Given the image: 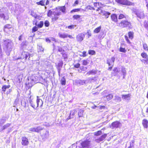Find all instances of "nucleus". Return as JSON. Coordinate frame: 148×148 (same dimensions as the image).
<instances>
[{"label":"nucleus","instance_id":"nucleus-1","mask_svg":"<svg viewBox=\"0 0 148 148\" xmlns=\"http://www.w3.org/2000/svg\"><path fill=\"white\" fill-rule=\"evenodd\" d=\"M2 46L3 49L6 54L8 56L9 55L13 46L12 41L9 39L4 40Z\"/></svg>","mask_w":148,"mask_h":148},{"label":"nucleus","instance_id":"nucleus-2","mask_svg":"<svg viewBox=\"0 0 148 148\" xmlns=\"http://www.w3.org/2000/svg\"><path fill=\"white\" fill-rule=\"evenodd\" d=\"M77 144L79 148H90L91 145V141L88 139H86L83 141H80L79 144Z\"/></svg>","mask_w":148,"mask_h":148},{"label":"nucleus","instance_id":"nucleus-3","mask_svg":"<svg viewBox=\"0 0 148 148\" xmlns=\"http://www.w3.org/2000/svg\"><path fill=\"white\" fill-rule=\"evenodd\" d=\"M38 77L34 75L29 77L28 78V81H27L26 84H27V86L29 87H32L35 83H37Z\"/></svg>","mask_w":148,"mask_h":148},{"label":"nucleus","instance_id":"nucleus-4","mask_svg":"<svg viewBox=\"0 0 148 148\" xmlns=\"http://www.w3.org/2000/svg\"><path fill=\"white\" fill-rule=\"evenodd\" d=\"M119 26L122 27H127L128 29L132 28L131 23L130 22L127 20H123L119 24Z\"/></svg>","mask_w":148,"mask_h":148},{"label":"nucleus","instance_id":"nucleus-5","mask_svg":"<svg viewBox=\"0 0 148 148\" xmlns=\"http://www.w3.org/2000/svg\"><path fill=\"white\" fill-rule=\"evenodd\" d=\"M118 3L123 5H131L133 3L127 0H115Z\"/></svg>","mask_w":148,"mask_h":148},{"label":"nucleus","instance_id":"nucleus-6","mask_svg":"<svg viewBox=\"0 0 148 148\" xmlns=\"http://www.w3.org/2000/svg\"><path fill=\"white\" fill-rule=\"evenodd\" d=\"M121 123L119 121H116L112 123L111 126L110 127L113 129L114 128L119 127L121 126Z\"/></svg>","mask_w":148,"mask_h":148},{"label":"nucleus","instance_id":"nucleus-7","mask_svg":"<svg viewBox=\"0 0 148 148\" xmlns=\"http://www.w3.org/2000/svg\"><path fill=\"white\" fill-rule=\"evenodd\" d=\"M107 136V134H104L102 135L98 138L95 139V141L98 143H99L100 142L103 141L106 138Z\"/></svg>","mask_w":148,"mask_h":148},{"label":"nucleus","instance_id":"nucleus-8","mask_svg":"<svg viewBox=\"0 0 148 148\" xmlns=\"http://www.w3.org/2000/svg\"><path fill=\"white\" fill-rule=\"evenodd\" d=\"M85 34L82 33H80L76 37V38L77 41L81 42L83 40L84 38L85 37Z\"/></svg>","mask_w":148,"mask_h":148},{"label":"nucleus","instance_id":"nucleus-9","mask_svg":"<svg viewBox=\"0 0 148 148\" xmlns=\"http://www.w3.org/2000/svg\"><path fill=\"white\" fill-rule=\"evenodd\" d=\"M61 14V12H53V15L54 17L52 18L53 21H56L58 20L59 18V16Z\"/></svg>","mask_w":148,"mask_h":148},{"label":"nucleus","instance_id":"nucleus-10","mask_svg":"<svg viewBox=\"0 0 148 148\" xmlns=\"http://www.w3.org/2000/svg\"><path fill=\"white\" fill-rule=\"evenodd\" d=\"M21 144L24 146H27L29 143L28 139L25 137H23L21 138Z\"/></svg>","mask_w":148,"mask_h":148},{"label":"nucleus","instance_id":"nucleus-11","mask_svg":"<svg viewBox=\"0 0 148 148\" xmlns=\"http://www.w3.org/2000/svg\"><path fill=\"white\" fill-rule=\"evenodd\" d=\"M41 136L42 139L47 138L49 136V132L48 131L44 130L43 133L41 134Z\"/></svg>","mask_w":148,"mask_h":148},{"label":"nucleus","instance_id":"nucleus-12","mask_svg":"<svg viewBox=\"0 0 148 148\" xmlns=\"http://www.w3.org/2000/svg\"><path fill=\"white\" fill-rule=\"evenodd\" d=\"M43 129L40 127H38L36 128L33 127L29 129V130L32 132H39L41 131Z\"/></svg>","mask_w":148,"mask_h":148},{"label":"nucleus","instance_id":"nucleus-13","mask_svg":"<svg viewBox=\"0 0 148 148\" xmlns=\"http://www.w3.org/2000/svg\"><path fill=\"white\" fill-rule=\"evenodd\" d=\"M36 101L37 104L35 106V107H38L39 106L40 107H41L43 104V102L42 100L39 99L38 98V97L37 96Z\"/></svg>","mask_w":148,"mask_h":148},{"label":"nucleus","instance_id":"nucleus-14","mask_svg":"<svg viewBox=\"0 0 148 148\" xmlns=\"http://www.w3.org/2000/svg\"><path fill=\"white\" fill-rule=\"evenodd\" d=\"M135 14L137 17L140 19L143 18L144 17V14L142 12L136 11L135 12Z\"/></svg>","mask_w":148,"mask_h":148},{"label":"nucleus","instance_id":"nucleus-15","mask_svg":"<svg viewBox=\"0 0 148 148\" xmlns=\"http://www.w3.org/2000/svg\"><path fill=\"white\" fill-rule=\"evenodd\" d=\"M113 95L112 94H109L103 97V98L105 101H109L113 98Z\"/></svg>","mask_w":148,"mask_h":148},{"label":"nucleus","instance_id":"nucleus-16","mask_svg":"<svg viewBox=\"0 0 148 148\" xmlns=\"http://www.w3.org/2000/svg\"><path fill=\"white\" fill-rule=\"evenodd\" d=\"M86 81L84 80H82L80 79H78L76 80L75 82L77 85L80 86L85 84Z\"/></svg>","mask_w":148,"mask_h":148},{"label":"nucleus","instance_id":"nucleus-17","mask_svg":"<svg viewBox=\"0 0 148 148\" xmlns=\"http://www.w3.org/2000/svg\"><path fill=\"white\" fill-rule=\"evenodd\" d=\"M131 95L130 94L126 95H121L122 98L124 100H128L130 99Z\"/></svg>","mask_w":148,"mask_h":148},{"label":"nucleus","instance_id":"nucleus-18","mask_svg":"<svg viewBox=\"0 0 148 148\" xmlns=\"http://www.w3.org/2000/svg\"><path fill=\"white\" fill-rule=\"evenodd\" d=\"M29 103L30 106L33 107L34 109H36L38 107H35V106L37 104L36 101H34L32 100H30L29 101Z\"/></svg>","mask_w":148,"mask_h":148},{"label":"nucleus","instance_id":"nucleus-19","mask_svg":"<svg viewBox=\"0 0 148 148\" xmlns=\"http://www.w3.org/2000/svg\"><path fill=\"white\" fill-rule=\"evenodd\" d=\"M142 124L144 128H148V121L146 119H144L142 121Z\"/></svg>","mask_w":148,"mask_h":148},{"label":"nucleus","instance_id":"nucleus-20","mask_svg":"<svg viewBox=\"0 0 148 148\" xmlns=\"http://www.w3.org/2000/svg\"><path fill=\"white\" fill-rule=\"evenodd\" d=\"M0 18L5 20L8 19V17L5 16L4 14L1 11V9L0 10Z\"/></svg>","mask_w":148,"mask_h":148},{"label":"nucleus","instance_id":"nucleus-21","mask_svg":"<svg viewBox=\"0 0 148 148\" xmlns=\"http://www.w3.org/2000/svg\"><path fill=\"white\" fill-rule=\"evenodd\" d=\"M57 9V8H56V9H52L48 11L47 13V16L49 17L52 14L53 15V12H55L56 10Z\"/></svg>","mask_w":148,"mask_h":148},{"label":"nucleus","instance_id":"nucleus-22","mask_svg":"<svg viewBox=\"0 0 148 148\" xmlns=\"http://www.w3.org/2000/svg\"><path fill=\"white\" fill-rule=\"evenodd\" d=\"M111 17L112 21L116 22L117 21V17L116 14H113L111 16Z\"/></svg>","mask_w":148,"mask_h":148},{"label":"nucleus","instance_id":"nucleus-23","mask_svg":"<svg viewBox=\"0 0 148 148\" xmlns=\"http://www.w3.org/2000/svg\"><path fill=\"white\" fill-rule=\"evenodd\" d=\"M101 14H102L103 15L105 16V17L106 18H107L109 17L110 14L109 12L106 11L103 12L102 10H101Z\"/></svg>","mask_w":148,"mask_h":148},{"label":"nucleus","instance_id":"nucleus-24","mask_svg":"<svg viewBox=\"0 0 148 148\" xmlns=\"http://www.w3.org/2000/svg\"><path fill=\"white\" fill-rule=\"evenodd\" d=\"M58 35L59 37L61 38H67V34L66 33L59 32Z\"/></svg>","mask_w":148,"mask_h":148},{"label":"nucleus","instance_id":"nucleus-25","mask_svg":"<svg viewBox=\"0 0 148 148\" xmlns=\"http://www.w3.org/2000/svg\"><path fill=\"white\" fill-rule=\"evenodd\" d=\"M97 73V70L95 69H92V70H90L88 71L86 73V74H88V75H95Z\"/></svg>","mask_w":148,"mask_h":148},{"label":"nucleus","instance_id":"nucleus-26","mask_svg":"<svg viewBox=\"0 0 148 148\" xmlns=\"http://www.w3.org/2000/svg\"><path fill=\"white\" fill-rule=\"evenodd\" d=\"M36 26H37L38 28H42L43 26L44 23L42 21H40L39 23L37 24V22H36L35 24Z\"/></svg>","mask_w":148,"mask_h":148},{"label":"nucleus","instance_id":"nucleus-27","mask_svg":"<svg viewBox=\"0 0 148 148\" xmlns=\"http://www.w3.org/2000/svg\"><path fill=\"white\" fill-rule=\"evenodd\" d=\"M10 124L8 123L6 124L5 125H4V126H3V127L2 128H0V132H2L3 130H4L5 129L8 128L10 126Z\"/></svg>","mask_w":148,"mask_h":148},{"label":"nucleus","instance_id":"nucleus-28","mask_svg":"<svg viewBox=\"0 0 148 148\" xmlns=\"http://www.w3.org/2000/svg\"><path fill=\"white\" fill-rule=\"evenodd\" d=\"M58 8L60 11H61L63 13H65L66 8L65 6L59 7Z\"/></svg>","mask_w":148,"mask_h":148},{"label":"nucleus","instance_id":"nucleus-29","mask_svg":"<svg viewBox=\"0 0 148 148\" xmlns=\"http://www.w3.org/2000/svg\"><path fill=\"white\" fill-rule=\"evenodd\" d=\"M116 102H120L121 101V98L118 96L116 95L114 97V99Z\"/></svg>","mask_w":148,"mask_h":148},{"label":"nucleus","instance_id":"nucleus-30","mask_svg":"<svg viewBox=\"0 0 148 148\" xmlns=\"http://www.w3.org/2000/svg\"><path fill=\"white\" fill-rule=\"evenodd\" d=\"M10 86L9 85H4L3 86L2 88V91L3 92H5L6 90V89H8L10 88Z\"/></svg>","mask_w":148,"mask_h":148},{"label":"nucleus","instance_id":"nucleus-31","mask_svg":"<svg viewBox=\"0 0 148 148\" xmlns=\"http://www.w3.org/2000/svg\"><path fill=\"white\" fill-rule=\"evenodd\" d=\"M23 55H25V59H26L29 56V59L30 55L29 53L25 51H23Z\"/></svg>","mask_w":148,"mask_h":148},{"label":"nucleus","instance_id":"nucleus-32","mask_svg":"<svg viewBox=\"0 0 148 148\" xmlns=\"http://www.w3.org/2000/svg\"><path fill=\"white\" fill-rule=\"evenodd\" d=\"M84 110H83L80 109L79 110L78 112V115L79 117L83 116Z\"/></svg>","mask_w":148,"mask_h":148},{"label":"nucleus","instance_id":"nucleus-33","mask_svg":"<svg viewBox=\"0 0 148 148\" xmlns=\"http://www.w3.org/2000/svg\"><path fill=\"white\" fill-rule=\"evenodd\" d=\"M128 16L127 15H124L123 14H121L119 15L118 19H121L124 18H126Z\"/></svg>","mask_w":148,"mask_h":148},{"label":"nucleus","instance_id":"nucleus-34","mask_svg":"<svg viewBox=\"0 0 148 148\" xmlns=\"http://www.w3.org/2000/svg\"><path fill=\"white\" fill-rule=\"evenodd\" d=\"M101 26H100L96 28L94 31V33H99L101 30Z\"/></svg>","mask_w":148,"mask_h":148},{"label":"nucleus","instance_id":"nucleus-35","mask_svg":"<svg viewBox=\"0 0 148 148\" xmlns=\"http://www.w3.org/2000/svg\"><path fill=\"white\" fill-rule=\"evenodd\" d=\"M45 0H41L39 2H37L36 3L38 5H40L42 6L45 5Z\"/></svg>","mask_w":148,"mask_h":148},{"label":"nucleus","instance_id":"nucleus-36","mask_svg":"<svg viewBox=\"0 0 148 148\" xmlns=\"http://www.w3.org/2000/svg\"><path fill=\"white\" fill-rule=\"evenodd\" d=\"M81 54H79V56L81 57H84L87 56V52L85 51H84L83 52H81Z\"/></svg>","mask_w":148,"mask_h":148},{"label":"nucleus","instance_id":"nucleus-37","mask_svg":"<svg viewBox=\"0 0 148 148\" xmlns=\"http://www.w3.org/2000/svg\"><path fill=\"white\" fill-rule=\"evenodd\" d=\"M12 28V26L10 24H6L5 25L4 27V30L6 31L7 29H10Z\"/></svg>","mask_w":148,"mask_h":148},{"label":"nucleus","instance_id":"nucleus-38","mask_svg":"<svg viewBox=\"0 0 148 148\" xmlns=\"http://www.w3.org/2000/svg\"><path fill=\"white\" fill-rule=\"evenodd\" d=\"M128 35L129 38L132 39L133 38L134 33L132 32H130L128 33Z\"/></svg>","mask_w":148,"mask_h":148},{"label":"nucleus","instance_id":"nucleus-39","mask_svg":"<svg viewBox=\"0 0 148 148\" xmlns=\"http://www.w3.org/2000/svg\"><path fill=\"white\" fill-rule=\"evenodd\" d=\"M66 79L64 77H63L61 80V83L62 85L64 86L66 84Z\"/></svg>","mask_w":148,"mask_h":148},{"label":"nucleus","instance_id":"nucleus-40","mask_svg":"<svg viewBox=\"0 0 148 148\" xmlns=\"http://www.w3.org/2000/svg\"><path fill=\"white\" fill-rule=\"evenodd\" d=\"M102 133V131L101 130H99L97 132H95L94 133V135L96 136H98L101 135Z\"/></svg>","mask_w":148,"mask_h":148},{"label":"nucleus","instance_id":"nucleus-41","mask_svg":"<svg viewBox=\"0 0 148 148\" xmlns=\"http://www.w3.org/2000/svg\"><path fill=\"white\" fill-rule=\"evenodd\" d=\"M141 62L145 64H148V57L141 60Z\"/></svg>","mask_w":148,"mask_h":148},{"label":"nucleus","instance_id":"nucleus-42","mask_svg":"<svg viewBox=\"0 0 148 148\" xmlns=\"http://www.w3.org/2000/svg\"><path fill=\"white\" fill-rule=\"evenodd\" d=\"M81 17V16L79 15H75L73 16V18L74 20H77L79 19Z\"/></svg>","mask_w":148,"mask_h":148},{"label":"nucleus","instance_id":"nucleus-43","mask_svg":"<svg viewBox=\"0 0 148 148\" xmlns=\"http://www.w3.org/2000/svg\"><path fill=\"white\" fill-rule=\"evenodd\" d=\"M88 53L91 55H94L96 53L95 51L92 50H89L88 51Z\"/></svg>","mask_w":148,"mask_h":148},{"label":"nucleus","instance_id":"nucleus-44","mask_svg":"<svg viewBox=\"0 0 148 148\" xmlns=\"http://www.w3.org/2000/svg\"><path fill=\"white\" fill-rule=\"evenodd\" d=\"M141 56L144 58H147L148 57V55H147V54L145 52L142 53L141 54Z\"/></svg>","mask_w":148,"mask_h":148},{"label":"nucleus","instance_id":"nucleus-45","mask_svg":"<svg viewBox=\"0 0 148 148\" xmlns=\"http://www.w3.org/2000/svg\"><path fill=\"white\" fill-rule=\"evenodd\" d=\"M80 10L81 9L80 8L75 9L71 10L70 12V13H72L73 12H79Z\"/></svg>","mask_w":148,"mask_h":148},{"label":"nucleus","instance_id":"nucleus-46","mask_svg":"<svg viewBox=\"0 0 148 148\" xmlns=\"http://www.w3.org/2000/svg\"><path fill=\"white\" fill-rule=\"evenodd\" d=\"M143 46L144 49L146 51H148V47L146 43L143 44Z\"/></svg>","mask_w":148,"mask_h":148},{"label":"nucleus","instance_id":"nucleus-47","mask_svg":"<svg viewBox=\"0 0 148 148\" xmlns=\"http://www.w3.org/2000/svg\"><path fill=\"white\" fill-rule=\"evenodd\" d=\"M27 103L24 100H22L21 102V104L24 107H26V106Z\"/></svg>","mask_w":148,"mask_h":148},{"label":"nucleus","instance_id":"nucleus-48","mask_svg":"<svg viewBox=\"0 0 148 148\" xmlns=\"http://www.w3.org/2000/svg\"><path fill=\"white\" fill-rule=\"evenodd\" d=\"M38 27H37L36 26L34 27L32 29V33H34L37 31L38 30Z\"/></svg>","mask_w":148,"mask_h":148},{"label":"nucleus","instance_id":"nucleus-49","mask_svg":"<svg viewBox=\"0 0 148 148\" xmlns=\"http://www.w3.org/2000/svg\"><path fill=\"white\" fill-rule=\"evenodd\" d=\"M76 26V25H71L67 26V28L70 29H73Z\"/></svg>","mask_w":148,"mask_h":148},{"label":"nucleus","instance_id":"nucleus-50","mask_svg":"<svg viewBox=\"0 0 148 148\" xmlns=\"http://www.w3.org/2000/svg\"><path fill=\"white\" fill-rule=\"evenodd\" d=\"M119 51L121 52L125 53L126 51V50L125 48L122 47H120L119 48Z\"/></svg>","mask_w":148,"mask_h":148},{"label":"nucleus","instance_id":"nucleus-51","mask_svg":"<svg viewBox=\"0 0 148 148\" xmlns=\"http://www.w3.org/2000/svg\"><path fill=\"white\" fill-rule=\"evenodd\" d=\"M63 64V62L62 61H60L58 64L57 67H62Z\"/></svg>","mask_w":148,"mask_h":148},{"label":"nucleus","instance_id":"nucleus-52","mask_svg":"<svg viewBox=\"0 0 148 148\" xmlns=\"http://www.w3.org/2000/svg\"><path fill=\"white\" fill-rule=\"evenodd\" d=\"M22 75L20 74L18 76L17 78L19 82H21L22 79Z\"/></svg>","mask_w":148,"mask_h":148},{"label":"nucleus","instance_id":"nucleus-53","mask_svg":"<svg viewBox=\"0 0 148 148\" xmlns=\"http://www.w3.org/2000/svg\"><path fill=\"white\" fill-rule=\"evenodd\" d=\"M86 9L89 10H95V9L93 7H91L90 5H89L87 6L86 7Z\"/></svg>","mask_w":148,"mask_h":148},{"label":"nucleus","instance_id":"nucleus-54","mask_svg":"<svg viewBox=\"0 0 148 148\" xmlns=\"http://www.w3.org/2000/svg\"><path fill=\"white\" fill-rule=\"evenodd\" d=\"M144 25L145 27L148 30V22L145 21Z\"/></svg>","mask_w":148,"mask_h":148},{"label":"nucleus","instance_id":"nucleus-55","mask_svg":"<svg viewBox=\"0 0 148 148\" xmlns=\"http://www.w3.org/2000/svg\"><path fill=\"white\" fill-rule=\"evenodd\" d=\"M68 148H79V147L78 145H76L75 144H73Z\"/></svg>","mask_w":148,"mask_h":148},{"label":"nucleus","instance_id":"nucleus-56","mask_svg":"<svg viewBox=\"0 0 148 148\" xmlns=\"http://www.w3.org/2000/svg\"><path fill=\"white\" fill-rule=\"evenodd\" d=\"M121 71L123 75H126V73L125 68H123L122 69Z\"/></svg>","mask_w":148,"mask_h":148},{"label":"nucleus","instance_id":"nucleus-57","mask_svg":"<svg viewBox=\"0 0 148 148\" xmlns=\"http://www.w3.org/2000/svg\"><path fill=\"white\" fill-rule=\"evenodd\" d=\"M45 26L46 27H48L49 25V23L48 21H46L44 23Z\"/></svg>","mask_w":148,"mask_h":148},{"label":"nucleus","instance_id":"nucleus-58","mask_svg":"<svg viewBox=\"0 0 148 148\" xmlns=\"http://www.w3.org/2000/svg\"><path fill=\"white\" fill-rule=\"evenodd\" d=\"M5 121V119H0V124L2 125L3 124Z\"/></svg>","mask_w":148,"mask_h":148},{"label":"nucleus","instance_id":"nucleus-59","mask_svg":"<svg viewBox=\"0 0 148 148\" xmlns=\"http://www.w3.org/2000/svg\"><path fill=\"white\" fill-rule=\"evenodd\" d=\"M88 64L87 61L86 60H84L82 61V65H86Z\"/></svg>","mask_w":148,"mask_h":148},{"label":"nucleus","instance_id":"nucleus-60","mask_svg":"<svg viewBox=\"0 0 148 148\" xmlns=\"http://www.w3.org/2000/svg\"><path fill=\"white\" fill-rule=\"evenodd\" d=\"M125 39L127 41V43H128L129 44H130L131 42H130L129 40L128 39V37L126 36H125Z\"/></svg>","mask_w":148,"mask_h":148},{"label":"nucleus","instance_id":"nucleus-61","mask_svg":"<svg viewBox=\"0 0 148 148\" xmlns=\"http://www.w3.org/2000/svg\"><path fill=\"white\" fill-rule=\"evenodd\" d=\"M115 58H114V57L112 58L110 62H112V66H113L114 65V62L115 61Z\"/></svg>","mask_w":148,"mask_h":148},{"label":"nucleus","instance_id":"nucleus-62","mask_svg":"<svg viewBox=\"0 0 148 148\" xmlns=\"http://www.w3.org/2000/svg\"><path fill=\"white\" fill-rule=\"evenodd\" d=\"M80 64H79V63H77L74 65V67L75 68H79V67L80 66Z\"/></svg>","mask_w":148,"mask_h":148},{"label":"nucleus","instance_id":"nucleus-63","mask_svg":"<svg viewBox=\"0 0 148 148\" xmlns=\"http://www.w3.org/2000/svg\"><path fill=\"white\" fill-rule=\"evenodd\" d=\"M79 3V1L78 0H76L74 3L73 5V6H75L77 5H78Z\"/></svg>","mask_w":148,"mask_h":148},{"label":"nucleus","instance_id":"nucleus-64","mask_svg":"<svg viewBox=\"0 0 148 148\" xmlns=\"http://www.w3.org/2000/svg\"><path fill=\"white\" fill-rule=\"evenodd\" d=\"M39 51H43L44 49L41 46H39L38 48Z\"/></svg>","mask_w":148,"mask_h":148}]
</instances>
